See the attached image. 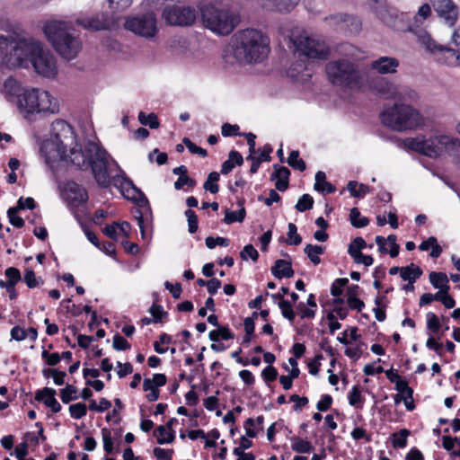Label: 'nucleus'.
<instances>
[{
    "label": "nucleus",
    "mask_w": 460,
    "mask_h": 460,
    "mask_svg": "<svg viewBox=\"0 0 460 460\" xmlns=\"http://www.w3.org/2000/svg\"><path fill=\"white\" fill-rule=\"evenodd\" d=\"M0 58L8 68L32 65L36 73L45 77H53L57 67L53 55L44 50L37 41L22 38L0 36Z\"/></svg>",
    "instance_id": "nucleus-1"
},
{
    "label": "nucleus",
    "mask_w": 460,
    "mask_h": 460,
    "mask_svg": "<svg viewBox=\"0 0 460 460\" xmlns=\"http://www.w3.org/2000/svg\"><path fill=\"white\" fill-rule=\"evenodd\" d=\"M71 164L80 170L91 169L94 180L102 188L111 185V164L118 166V163L103 147L92 141L84 148L72 152Z\"/></svg>",
    "instance_id": "nucleus-2"
},
{
    "label": "nucleus",
    "mask_w": 460,
    "mask_h": 460,
    "mask_svg": "<svg viewBox=\"0 0 460 460\" xmlns=\"http://www.w3.org/2000/svg\"><path fill=\"white\" fill-rule=\"evenodd\" d=\"M232 52L240 63H259L270 53V40L261 31L246 29L236 32L232 39Z\"/></svg>",
    "instance_id": "nucleus-3"
},
{
    "label": "nucleus",
    "mask_w": 460,
    "mask_h": 460,
    "mask_svg": "<svg viewBox=\"0 0 460 460\" xmlns=\"http://www.w3.org/2000/svg\"><path fill=\"white\" fill-rule=\"evenodd\" d=\"M44 33L56 51L65 59L72 60L82 49L80 38L73 27L66 22L50 21L43 28Z\"/></svg>",
    "instance_id": "nucleus-4"
},
{
    "label": "nucleus",
    "mask_w": 460,
    "mask_h": 460,
    "mask_svg": "<svg viewBox=\"0 0 460 460\" xmlns=\"http://www.w3.org/2000/svg\"><path fill=\"white\" fill-rule=\"evenodd\" d=\"M204 26L219 35H228L239 23V17L221 2L200 4L199 6Z\"/></svg>",
    "instance_id": "nucleus-5"
},
{
    "label": "nucleus",
    "mask_w": 460,
    "mask_h": 460,
    "mask_svg": "<svg viewBox=\"0 0 460 460\" xmlns=\"http://www.w3.org/2000/svg\"><path fill=\"white\" fill-rule=\"evenodd\" d=\"M382 123L395 131H406L423 124L420 113L409 104L394 103L380 114Z\"/></svg>",
    "instance_id": "nucleus-6"
},
{
    "label": "nucleus",
    "mask_w": 460,
    "mask_h": 460,
    "mask_svg": "<svg viewBox=\"0 0 460 460\" xmlns=\"http://www.w3.org/2000/svg\"><path fill=\"white\" fill-rule=\"evenodd\" d=\"M17 107L25 118L36 113L58 112V104L47 91L37 88L24 89L17 101Z\"/></svg>",
    "instance_id": "nucleus-7"
},
{
    "label": "nucleus",
    "mask_w": 460,
    "mask_h": 460,
    "mask_svg": "<svg viewBox=\"0 0 460 460\" xmlns=\"http://www.w3.org/2000/svg\"><path fill=\"white\" fill-rule=\"evenodd\" d=\"M325 71L328 80L335 86L352 88L362 80L358 65L345 58L329 61Z\"/></svg>",
    "instance_id": "nucleus-8"
},
{
    "label": "nucleus",
    "mask_w": 460,
    "mask_h": 460,
    "mask_svg": "<svg viewBox=\"0 0 460 460\" xmlns=\"http://www.w3.org/2000/svg\"><path fill=\"white\" fill-rule=\"evenodd\" d=\"M448 141L449 136L447 135L434 136L429 138L420 136L405 138L403 144L410 150L436 158L445 152Z\"/></svg>",
    "instance_id": "nucleus-9"
},
{
    "label": "nucleus",
    "mask_w": 460,
    "mask_h": 460,
    "mask_svg": "<svg viewBox=\"0 0 460 460\" xmlns=\"http://www.w3.org/2000/svg\"><path fill=\"white\" fill-rule=\"evenodd\" d=\"M291 42L295 49V54L308 59H326L330 54V49L324 40L309 36H298L292 38Z\"/></svg>",
    "instance_id": "nucleus-10"
},
{
    "label": "nucleus",
    "mask_w": 460,
    "mask_h": 460,
    "mask_svg": "<svg viewBox=\"0 0 460 460\" xmlns=\"http://www.w3.org/2000/svg\"><path fill=\"white\" fill-rule=\"evenodd\" d=\"M162 17L171 26H191L196 21L197 11L191 6L171 4L164 7Z\"/></svg>",
    "instance_id": "nucleus-11"
},
{
    "label": "nucleus",
    "mask_w": 460,
    "mask_h": 460,
    "mask_svg": "<svg viewBox=\"0 0 460 460\" xmlns=\"http://www.w3.org/2000/svg\"><path fill=\"white\" fill-rule=\"evenodd\" d=\"M124 26L128 31L145 38H152L157 32L156 16L152 12L128 17Z\"/></svg>",
    "instance_id": "nucleus-12"
},
{
    "label": "nucleus",
    "mask_w": 460,
    "mask_h": 460,
    "mask_svg": "<svg viewBox=\"0 0 460 460\" xmlns=\"http://www.w3.org/2000/svg\"><path fill=\"white\" fill-rule=\"evenodd\" d=\"M50 137L58 143L69 150V161L71 162L72 152L75 149L82 148L76 143L75 134L73 128L63 119H56L51 125Z\"/></svg>",
    "instance_id": "nucleus-13"
},
{
    "label": "nucleus",
    "mask_w": 460,
    "mask_h": 460,
    "mask_svg": "<svg viewBox=\"0 0 460 460\" xmlns=\"http://www.w3.org/2000/svg\"><path fill=\"white\" fill-rule=\"evenodd\" d=\"M117 168L119 173L112 177L111 176V184L117 189H119L120 192L128 199H136L137 196H139L141 198V201L147 204L148 200L144 193L134 185L133 181L126 176L125 172L119 165Z\"/></svg>",
    "instance_id": "nucleus-14"
},
{
    "label": "nucleus",
    "mask_w": 460,
    "mask_h": 460,
    "mask_svg": "<svg viewBox=\"0 0 460 460\" xmlns=\"http://www.w3.org/2000/svg\"><path fill=\"white\" fill-rule=\"evenodd\" d=\"M430 3L438 17L447 25H455L458 18V9L452 0H430Z\"/></svg>",
    "instance_id": "nucleus-15"
},
{
    "label": "nucleus",
    "mask_w": 460,
    "mask_h": 460,
    "mask_svg": "<svg viewBox=\"0 0 460 460\" xmlns=\"http://www.w3.org/2000/svg\"><path fill=\"white\" fill-rule=\"evenodd\" d=\"M66 149L65 146L59 145L51 137L44 140L40 146V153L45 157L47 164L51 165L53 163L66 159Z\"/></svg>",
    "instance_id": "nucleus-16"
},
{
    "label": "nucleus",
    "mask_w": 460,
    "mask_h": 460,
    "mask_svg": "<svg viewBox=\"0 0 460 460\" xmlns=\"http://www.w3.org/2000/svg\"><path fill=\"white\" fill-rule=\"evenodd\" d=\"M420 40L422 44L426 46V49L430 52L434 53L436 51H439L443 53L446 58L445 62L448 66H460V55L455 49L437 44L436 41L428 34L421 36Z\"/></svg>",
    "instance_id": "nucleus-17"
},
{
    "label": "nucleus",
    "mask_w": 460,
    "mask_h": 460,
    "mask_svg": "<svg viewBox=\"0 0 460 460\" xmlns=\"http://www.w3.org/2000/svg\"><path fill=\"white\" fill-rule=\"evenodd\" d=\"M66 197L69 206L77 208L86 203L88 194L86 190L75 181H68L65 187Z\"/></svg>",
    "instance_id": "nucleus-18"
},
{
    "label": "nucleus",
    "mask_w": 460,
    "mask_h": 460,
    "mask_svg": "<svg viewBox=\"0 0 460 460\" xmlns=\"http://www.w3.org/2000/svg\"><path fill=\"white\" fill-rule=\"evenodd\" d=\"M76 23L91 31L108 30L111 25V19L104 13H100L91 17L78 18Z\"/></svg>",
    "instance_id": "nucleus-19"
},
{
    "label": "nucleus",
    "mask_w": 460,
    "mask_h": 460,
    "mask_svg": "<svg viewBox=\"0 0 460 460\" xmlns=\"http://www.w3.org/2000/svg\"><path fill=\"white\" fill-rule=\"evenodd\" d=\"M300 0H255L257 4L267 11L291 12Z\"/></svg>",
    "instance_id": "nucleus-20"
},
{
    "label": "nucleus",
    "mask_w": 460,
    "mask_h": 460,
    "mask_svg": "<svg viewBox=\"0 0 460 460\" xmlns=\"http://www.w3.org/2000/svg\"><path fill=\"white\" fill-rule=\"evenodd\" d=\"M56 390L49 387L38 390L35 394V400L43 402L47 407H49L55 413L59 412L62 409L60 403L56 399Z\"/></svg>",
    "instance_id": "nucleus-21"
},
{
    "label": "nucleus",
    "mask_w": 460,
    "mask_h": 460,
    "mask_svg": "<svg viewBox=\"0 0 460 460\" xmlns=\"http://www.w3.org/2000/svg\"><path fill=\"white\" fill-rule=\"evenodd\" d=\"M399 61L392 57H381L371 63V68L379 74H394L397 71Z\"/></svg>",
    "instance_id": "nucleus-22"
},
{
    "label": "nucleus",
    "mask_w": 460,
    "mask_h": 460,
    "mask_svg": "<svg viewBox=\"0 0 460 460\" xmlns=\"http://www.w3.org/2000/svg\"><path fill=\"white\" fill-rule=\"evenodd\" d=\"M273 168L274 172L270 175V180L275 181V186L278 190L285 191L288 188L290 171L288 168L279 164H274Z\"/></svg>",
    "instance_id": "nucleus-23"
},
{
    "label": "nucleus",
    "mask_w": 460,
    "mask_h": 460,
    "mask_svg": "<svg viewBox=\"0 0 460 460\" xmlns=\"http://www.w3.org/2000/svg\"><path fill=\"white\" fill-rule=\"evenodd\" d=\"M374 89L385 99H394L397 85L385 78H379L375 81Z\"/></svg>",
    "instance_id": "nucleus-24"
},
{
    "label": "nucleus",
    "mask_w": 460,
    "mask_h": 460,
    "mask_svg": "<svg viewBox=\"0 0 460 460\" xmlns=\"http://www.w3.org/2000/svg\"><path fill=\"white\" fill-rule=\"evenodd\" d=\"M394 99L398 101L397 103L411 105V103H415L419 100V94L415 90L409 86L397 85Z\"/></svg>",
    "instance_id": "nucleus-25"
},
{
    "label": "nucleus",
    "mask_w": 460,
    "mask_h": 460,
    "mask_svg": "<svg viewBox=\"0 0 460 460\" xmlns=\"http://www.w3.org/2000/svg\"><path fill=\"white\" fill-rule=\"evenodd\" d=\"M271 273L277 279L291 278L294 275V270L291 262L286 260H277L271 267Z\"/></svg>",
    "instance_id": "nucleus-26"
},
{
    "label": "nucleus",
    "mask_w": 460,
    "mask_h": 460,
    "mask_svg": "<svg viewBox=\"0 0 460 460\" xmlns=\"http://www.w3.org/2000/svg\"><path fill=\"white\" fill-rule=\"evenodd\" d=\"M23 90L19 83L12 77L6 79L4 84L3 92L10 102L13 100L17 102Z\"/></svg>",
    "instance_id": "nucleus-27"
},
{
    "label": "nucleus",
    "mask_w": 460,
    "mask_h": 460,
    "mask_svg": "<svg viewBox=\"0 0 460 460\" xmlns=\"http://www.w3.org/2000/svg\"><path fill=\"white\" fill-rule=\"evenodd\" d=\"M325 21L329 22L330 24H339L341 22H350L351 24L355 26V30L357 31L360 28V22L357 18L349 16L346 13H337L330 15L328 17H325Z\"/></svg>",
    "instance_id": "nucleus-28"
},
{
    "label": "nucleus",
    "mask_w": 460,
    "mask_h": 460,
    "mask_svg": "<svg viewBox=\"0 0 460 460\" xmlns=\"http://www.w3.org/2000/svg\"><path fill=\"white\" fill-rule=\"evenodd\" d=\"M421 275L422 270L414 263H411L406 267H402L401 278L408 282H415Z\"/></svg>",
    "instance_id": "nucleus-29"
},
{
    "label": "nucleus",
    "mask_w": 460,
    "mask_h": 460,
    "mask_svg": "<svg viewBox=\"0 0 460 460\" xmlns=\"http://www.w3.org/2000/svg\"><path fill=\"white\" fill-rule=\"evenodd\" d=\"M208 337L213 342H217L220 339L224 341L234 339V333L227 326H219L218 329L210 331Z\"/></svg>",
    "instance_id": "nucleus-30"
},
{
    "label": "nucleus",
    "mask_w": 460,
    "mask_h": 460,
    "mask_svg": "<svg viewBox=\"0 0 460 460\" xmlns=\"http://www.w3.org/2000/svg\"><path fill=\"white\" fill-rule=\"evenodd\" d=\"M291 441V448L296 453L306 454L314 450V447L308 440L302 439L299 437H293Z\"/></svg>",
    "instance_id": "nucleus-31"
},
{
    "label": "nucleus",
    "mask_w": 460,
    "mask_h": 460,
    "mask_svg": "<svg viewBox=\"0 0 460 460\" xmlns=\"http://www.w3.org/2000/svg\"><path fill=\"white\" fill-rule=\"evenodd\" d=\"M347 190L350 195L355 198H363L369 192V187L363 183H358L356 181H349L347 184Z\"/></svg>",
    "instance_id": "nucleus-32"
},
{
    "label": "nucleus",
    "mask_w": 460,
    "mask_h": 460,
    "mask_svg": "<svg viewBox=\"0 0 460 460\" xmlns=\"http://www.w3.org/2000/svg\"><path fill=\"white\" fill-rule=\"evenodd\" d=\"M349 220L354 227L361 228L369 224V220L366 217H362L358 208H352L349 211Z\"/></svg>",
    "instance_id": "nucleus-33"
},
{
    "label": "nucleus",
    "mask_w": 460,
    "mask_h": 460,
    "mask_svg": "<svg viewBox=\"0 0 460 460\" xmlns=\"http://www.w3.org/2000/svg\"><path fill=\"white\" fill-rule=\"evenodd\" d=\"M445 152L454 157L457 163H460V139L449 136V141L447 143Z\"/></svg>",
    "instance_id": "nucleus-34"
},
{
    "label": "nucleus",
    "mask_w": 460,
    "mask_h": 460,
    "mask_svg": "<svg viewBox=\"0 0 460 460\" xmlns=\"http://www.w3.org/2000/svg\"><path fill=\"white\" fill-rule=\"evenodd\" d=\"M304 252L314 265H318L321 262L319 255L323 253V248L320 245L307 244L304 248Z\"/></svg>",
    "instance_id": "nucleus-35"
},
{
    "label": "nucleus",
    "mask_w": 460,
    "mask_h": 460,
    "mask_svg": "<svg viewBox=\"0 0 460 460\" xmlns=\"http://www.w3.org/2000/svg\"><path fill=\"white\" fill-rule=\"evenodd\" d=\"M158 433L157 443L160 445L172 443L175 438L173 430L168 431L166 427L160 425L156 428L155 434Z\"/></svg>",
    "instance_id": "nucleus-36"
},
{
    "label": "nucleus",
    "mask_w": 460,
    "mask_h": 460,
    "mask_svg": "<svg viewBox=\"0 0 460 460\" xmlns=\"http://www.w3.org/2000/svg\"><path fill=\"white\" fill-rule=\"evenodd\" d=\"M23 281L29 288H37L44 283L40 277H36L34 270L31 269L25 270Z\"/></svg>",
    "instance_id": "nucleus-37"
},
{
    "label": "nucleus",
    "mask_w": 460,
    "mask_h": 460,
    "mask_svg": "<svg viewBox=\"0 0 460 460\" xmlns=\"http://www.w3.org/2000/svg\"><path fill=\"white\" fill-rule=\"evenodd\" d=\"M246 211L244 208H242L238 211H231L226 209L224 222L227 225L233 224L234 222H243L245 218Z\"/></svg>",
    "instance_id": "nucleus-38"
},
{
    "label": "nucleus",
    "mask_w": 460,
    "mask_h": 460,
    "mask_svg": "<svg viewBox=\"0 0 460 460\" xmlns=\"http://www.w3.org/2000/svg\"><path fill=\"white\" fill-rule=\"evenodd\" d=\"M220 175L217 172H212L208 174L207 181L204 182L203 188L208 190L212 194H216L219 190L217 181H219Z\"/></svg>",
    "instance_id": "nucleus-39"
},
{
    "label": "nucleus",
    "mask_w": 460,
    "mask_h": 460,
    "mask_svg": "<svg viewBox=\"0 0 460 460\" xmlns=\"http://www.w3.org/2000/svg\"><path fill=\"white\" fill-rule=\"evenodd\" d=\"M287 162L293 169L300 172H304L306 168L305 161L299 158V152L297 150L290 152Z\"/></svg>",
    "instance_id": "nucleus-40"
},
{
    "label": "nucleus",
    "mask_w": 460,
    "mask_h": 460,
    "mask_svg": "<svg viewBox=\"0 0 460 460\" xmlns=\"http://www.w3.org/2000/svg\"><path fill=\"white\" fill-rule=\"evenodd\" d=\"M429 281L436 288H444L447 285L448 279L445 273L432 271L429 273Z\"/></svg>",
    "instance_id": "nucleus-41"
},
{
    "label": "nucleus",
    "mask_w": 460,
    "mask_h": 460,
    "mask_svg": "<svg viewBox=\"0 0 460 460\" xmlns=\"http://www.w3.org/2000/svg\"><path fill=\"white\" fill-rule=\"evenodd\" d=\"M77 388L72 385H66L65 388L60 391V398L64 403H69L78 398Z\"/></svg>",
    "instance_id": "nucleus-42"
},
{
    "label": "nucleus",
    "mask_w": 460,
    "mask_h": 460,
    "mask_svg": "<svg viewBox=\"0 0 460 460\" xmlns=\"http://www.w3.org/2000/svg\"><path fill=\"white\" fill-rule=\"evenodd\" d=\"M349 402L351 406L356 408H362L363 398L361 391L358 385H354L348 395Z\"/></svg>",
    "instance_id": "nucleus-43"
},
{
    "label": "nucleus",
    "mask_w": 460,
    "mask_h": 460,
    "mask_svg": "<svg viewBox=\"0 0 460 460\" xmlns=\"http://www.w3.org/2000/svg\"><path fill=\"white\" fill-rule=\"evenodd\" d=\"M138 120L142 125L148 126L150 128H157L159 127L158 118L153 112L148 115L140 112L138 114Z\"/></svg>",
    "instance_id": "nucleus-44"
},
{
    "label": "nucleus",
    "mask_w": 460,
    "mask_h": 460,
    "mask_svg": "<svg viewBox=\"0 0 460 460\" xmlns=\"http://www.w3.org/2000/svg\"><path fill=\"white\" fill-rule=\"evenodd\" d=\"M4 275L7 278L6 286H15L22 279L20 270L14 267L7 268Z\"/></svg>",
    "instance_id": "nucleus-45"
},
{
    "label": "nucleus",
    "mask_w": 460,
    "mask_h": 460,
    "mask_svg": "<svg viewBox=\"0 0 460 460\" xmlns=\"http://www.w3.org/2000/svg\"><path fill=\"white\" fill-rule=\"evenodd\" d=\"M313 205L314 199L312 198V196L309 194H304L299 198L295 208L299 212H304L311 209L313 208Z\"/></svg>",
    "instance_id": "nucleus-46"
},
{
    "label": "nucleus",
    "mask_w": 460,
    "mask_h": 460,
    "mask_svg": "<svg viewBox=\"0 0 460 460\" xmlns=\"http://www.w3.org/2000/svg\"><path fill=\"white\" fill-rule=\"evenodd\" d=\"M367 247V243L362 237H356L349 245L348 253L352 257L361 252Z\"/></svg>",
    "instance_id": "nucleus-47"
},
{
    "label": "nucleus",
    "mask_w": 460,
    "mask_h": 460,
    "mask_svg": "<svg viewBox=\"0 0 460 460\" xmlns=\"http://www.w3.org/2000/svg\"><path fill=\"white\" fill-rule=\"evenodd\" d=\"M288 239L286 243L289 245H299L302 243V237L297 234V228L295 224H288Z\"/></svg>",
    "instance_id": "nucleus-48"
},
{
    "label": "nucleus",
    "mask_w": 460,
    "mask_h": 460,
    "mask_svg": "<svg viewBox=\"0 0 460 460\" xmlns=\"http://www.w3.org/2000/svg\"><path fill=\"white\" fill-rule=\"evenodd\" d=\"M69 412L72 418L81 419L87 413V407L84 403L77 402L69 406Z\"/></svg>",
    "instance_id": "nucleus-49"
},
{
    "label": "nucleus",
    "mask_w": 460,
    "mask_h": 460,
    "mask_svg": "<svg viewBox=\"0 0 460 460\" xmlns=\"http://www.w3.org/2000/svg\"><path fill=\"white\" fill-rule=\"evenodd\" d=\"M279 306L281 310L283 317H285L290 322H292L295 319L296 314L292 309V305L289 301L282 299L279 302Z\"/></svg>",
    "instance_id": "nucleus-50"
},
{
    "label": "nucleus",
    "mask_w": 460,
    "mask_h": 460,
    "mask_svg": "<svg viewBox=\"0 0 460 460\" xmlns=\"http://www.w3.org/2000/svg\"><path fill=\"white\" fill-rule=\"evenodd\" d=\"M410 431L406 429H401L398 433L394 434L393 445L394 447H404L407 444V437Z\"/></svg>",
    "instance_id": "nucleus-51"
},
{
    "label": "nucleus",
    "mask_w": 460,
    "mask_h": 460,
    "mask_svg": "<svg viewBox=\"0 0 460 460\" xmlns=\"http://www.w3.org/2000/svg\"><path fill=\"white\" fill-rule=\"evenodd\" d=\"M19 209L15 207H12L7 210V217L9 218L10 223L18 228H22L24 226V220L17 216Z\"/></svg>",
    "instance_id": "nucleus-52"
},
{
    "label": "nucleus",
    "mask_w": 460,
    "mask_h": 460,
    "mask_svg": "<svg viewBox=\"0 0 460 460\" xmlns=\"http://www.w3.org/2000/svg\"><path fill=\"white\" fill-rule=\"evenodd\" d=\"M102 437L103 441V449L107 454L113 453V442L111 430L107 428L102 429Z\"/></svg>",
    "instance_id": "nucleus-53"
},
{
    "label": "nucleus",
    "mask_w": 460,
    "mask_h": 460,
    "mask_svg": "<svg viewBox=\"0 0 460 460\" xmlns=\"http://www.w3.org/2000/svg\"><path fill=\"white\" fill-rule=\"evenodd\" d=\"M185 217L188 220V230L190 234H194L198 230V217L192 209H187L185 212Z\"/></svg>",
    "instance_id": "nucleus-54"
},
{
    "label": "nucleus",
    "mask_w": 460,
    "mask_h": 460,
    "mask_svg": "<svg viewBox=\"0 0 460 460\" xmlns=\"http://www.w3.org/2000/svg\"><path fill=\"white\" fill-rule=\"evenodd\" d=\"M240 257L246 261L250 258L252 261H257L259 258L258 251L253 247L252 244H247L243 247V251L240 252Z\"/></svg>",
    "instance_id": "nucleus-55"
},
{
    "label": "nucleus",
    "mask_w": 460,
    "mask_h": 460,
    "mask_svg": "<svg viewBox=\"0 0 460 460\" xmlns=\"http://www.w3.org/2000/svg\"><path fill=\"white\" fill-rule=\"evenodd\" d=\"M108 2L109 7L113 12H122L132 4L133 0H108Z\"/></svg>",
    "instance_id": "nucleus-56"
},
{
    "label": "nucleus",
    "mask_w": 460,
    "mask_h": 460,
    "mask_svg": "<svg viewBox=\"0 0 460 460\" xmlns=\"http://www.w3.org/2000/svg\"><path fill=\"white\" fill-rule=\"evenodd\" d=\"M182 142L191 154L198 155L201 157H206L208 155V152L206 149L196 146L193 142L190 141V138L184 137Z\"/></svg>",
    "instance_id": "nucleus-57"
},
{
    "label": "nucleus",
    "mask_w": 460,
    "mask_h": 460,
    "mask_svg": "<svg viewBox=\"0 0 460 460\" xmlns=\"http://www.w3.org/2000/svg\"><path fill=\"white\" fill-rule=\"evenodd\" d=\"M41 357L45 360L46 364L50 367L58 365L61 360V356L58 352L49 353L46 349L42 350Z\"/></svg>",
    "instance_id": "nucleus-58"
},
{
    "label": "nucleus",
    "mask_w": 460,
    "mask_h": 460,
    "mask_svg": "<svg viewBox=\"0 0 460 460\" xmlns=\"http://www.w3.org/2000/svg\"><path fill=\"white\" fill-rule=\"evenodd\" d=\"M395 389L403 396L412 399L413 390L408 385V383L400 378L395 382Z\"/></svg>",
    "instance_id": "nucleus-59"
},
{
    "label": "nucleus",
    "mask_w": 460,
    "mask_h": 460,
    "mask_svg": "<svg viewBox=\"0 0 460 460\" xmlns=\"http://www.w3.org/2000/svg\"><path fill=\"white\" fill-rule=\"evenodd\" d=\"M349 283L346 278L337 279L331 288V294L333 296H339L342 294V288Z\"/></svg>",
    "instance_id": "nucleus-60"
},
{
    "label": "nucleus",
    "mask_w": 460,
    "mask_h": 460,
    "mask_svg": "<svg viewBox=\"0 0 460 460\" xmlns=\"http://www.w3.org/2000/svg\"><path fill=\"white\" fill-rule=\"evenodd\" d=\"M112 347L116 350L121 351L130 349V344L122 336L116 334L113 337Z\"/></svg>",
    "instance_id": "nucleus-61"
},
{
    "label": "nucleus",
    "mask_w": 460,
    "mask_h": 460,
    "mask_svg": "<svg viewBox=\"0 0 460 460\" xmlns=\"http://www.w3.org/2000/svg\"><path fill=\"white\" fill-rule=\"evenodd\" d=\"M184 185H187L190 188H193L196 185V181L189 177L187 174L181 175L174 182V189L179 190L182 189Z\"/></svg>",
    "instance_id": "nucleus-62"
},
{
    "label": "nucleus",
    "mask_w": 460,
    "mask_h": 460,
    "mask_svg": "<svg viewBox=\"0 0 460 460\" xmlns=\"http://www.w3.org/2000/svg\"><path fill=\"white\" fill-rule=\"evenodd\" d=\"M289 400L291 402H295V405L293 406V410L295 411H302V408L305 407V405H307L309 400L307 397L305 396H303V397H300L299 395L297 394H292L290 397H289Z\"/></svg>",
    "instance_id": "nucleus-63"
},
{
    "label": "nucleus",
    "mask_w": 460,
    "mask_h": 460,
    "mask_svg": "<svg viewBox=\"0 0 460 460\" xmlns=\"http://www.w3.org/2000/svg\"><path fill=\"white\" fill-rule=\"evenodd\" d=\"M427 327L433 332H437L439 330V320L434 313L430 312L427 314Z\"/></svg>",
    "instance_id": "nucleus-64"
}]
</instances>
